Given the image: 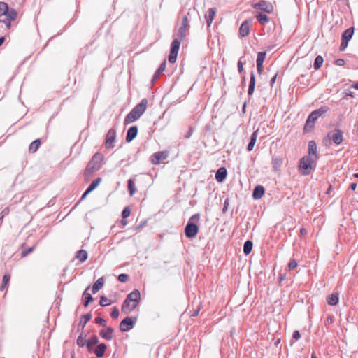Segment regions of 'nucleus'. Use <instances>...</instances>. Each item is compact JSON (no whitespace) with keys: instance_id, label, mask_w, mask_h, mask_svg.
Wrapping results in <instances>:
<instances>
[{"instance_id":"1","label":"nucleus","mask_w":358,"mask_h":358,"mask_svg":"<svg viewBox=\"0 0 358 358\" xmlns=\"http://www.w3.org/2000/svg\"><path fill=\"white\" fill-rule=\"evenodd\" d=\"M141 300V294L138 289H134L129 293L124 303H122L121 310L125 314L132 312L138 305Z\"/></svg>"},{"instance_id":"2","label":"nucleus","mask_w":358,"mask_h":358,"mask_svg":"<svg viewBox=\"0 0 358 358\" xmlns=\"http://www.w3.org/2000/svg\"><path fill=\"white\" fill-rule=\"evenodd\" d=\"M148 106V100L143 99L125 117L124 124H131L138 119L145 113Z\"/></svg>"},{"instance_id":"3","label":"nucleus","mask_w":358,"mask_h":358,"mask_svg":"<svg viewBox=\"0 0 358 358\" xmlns=\"http://www.w3.org/2000/svg\"><path fill=\"white\" fill-rule=\"evenodd\" d=\"M2 15L6 16V20H0V24L4 23L6 25V31L8 32L11 27V22L16 20L17 13L13 8L9 9L7 3L3 1H0V17Z\"/></svg>"},{"instance_id":"4","label":"nucleus","mask_w":358,"mask_h":358,"mask_svg":"<svg viewBox=\"0 0 358 358\" xmlns=\"http://www.w3.org/2000/svg\"><path fill=\"white\" fill-rule=\"evenodd\" d=\"M103 160V155L101 153H95L86 166L85 176L90 177L94 172L97 171L101 168Z\"/></svg>"},{"instance_id":"5","label":"nucleus","mask_w":358,"mask_h":358,"mask_svg":"<svg viewBox=\"0 0 358 358\" xmlns=\"http://www.w3.org/2000/svg\"><path fill=\"white\" fill-rule=\"evenodd\" d=\"M313 153V141L308 143V156L303 157L301 159L299 169L303 175H307L312 169L311 154Z\"/></svg>"},{"instance_id":"6","label":"nucleus","mask_w":358,"mask_h":358,"mask_svg":"<svg viewBox=\"0 0 358 358\" xmlns=\"http://www.w3.org/2000/svg\"><path fill=\"white\" fill-rule=\"evenodd\" d=\"M181 41L180 38H176L171 43V50L169 55V61L171 63H175L176 61Z\"/></svg>"},{"instance_id":"7","label":"nucleus","mask_w":358,"mask_h":358,"mask_svg":"<svg viewBox=\"0 0 358 358\" xmlns=\"http://www.w3.org/2000/svg\"><path fill=\"white\" fill-rule=\"evenodd\" d=\"M354 27L346 29L342 35V41L340 46V50L343 51L348 47L349 41L352 38L354 34Z\"/></svg>"},{"instance_id":"8","label":"nucleus","mask_w":358,"mask_h":358,"mask_svg":"<svg viewBox=\"0 0 358 358\" xmlns=\"http://www.w3.org/2000/svg\"><path fill=\"white\" fill-rule=\"evenodd\" d=\"M169 152L164 150L155 152L150 157V162L154 165L159 164L162 161L167 159Z\"/></svg>"},{"instance_id":"9","label":"nucleus","mask_w":358,"mask_h":358,"mask_svg":"<svg viewBox=\"0 0 358 358\" xmlns=\"http://www.w3.org/2000/svg\"><path fill=\"white\" fill-rule=\"evenodd\" d=\"M252 7L255 9L261 10L266 13H271L273 11L274 7L271 3L259 1V2L252 5Z\"/></svg>"},{"instance_id":"10","label":"nucleus","mask_w":358,"mask_h":358,"mask_svg":"<svg viewBox=\"0 0 358 358\" xmlns=\"http://www.w3.org/2000/svg\"><path fill=\"white\" fill-rule=\"evenodd\" d=\"M199 232L198 226L191 222L190 221L187 224L185 228V234L187 238H194Z\"/></svg>"},{"instance_id":"11","label":"nucleus","mask_w":358,"mask_h":358,"mask_svg":"<svg viewBox=\"0 0 358 358\" xmlns=\"http://www.w3.org/2000/svg\"><path fill=\"white\" fill-rule=\"evenodd\" d=\"M136 319L127 317L124 318L120 324V329L122 331H127L133 328L134 323L136 322Z\"/></svg>"},{"instance_id":"12","label":"nucleus","mask_w":358,"mask_h":358,"mask_svg":"<svg viewBox=\"0 0 358 358\" xmlns=\"http://www.w3.org/2000/svg\"><path fill=\"white\" fill-rule=\"evenodd\" d=\"M327 137L336 144L339 145L343 141V132L339 129H334L329 132Z\"/></svg>"},{"instance_id":"13","label":"nucleus","mask_w":358,"mask_h":358,"mask_svg":"<svg viewBox=\"0 0 358 358\" xmlns=\"http://www.w3.org/2000/svg\"><path fill=\"white\" fill-rule=\"evenodd\" d=\"M189 29V20L186 15L183 16L182 20V25L178 30V36L180 41H182L186 35V32Z\"/></svg>"},{"instance_id":"14","label":"nucleus","mask_w":358,"mask_h":358,"mask_svg":"<svg viewBox=\"0 0 358 358\" xmlns=\"http://www.w3.org/2000/svg\"><path fill=\"white\" fill-rule=\"evenodd\" d=\"M116 132L114 129H110L107 133L106 139L105 142L106 147L107 148H112L114 147V143L115 141Z\"/></svg>"},{"instance_id":"15","label":"nucleus","mask_w":358,"mask_h":358,"mask_svg":"<svg viewBox=\"0 0 358 358\" xmlns=\"http://www.w3.org/2000/svg\"><path fill=\"white\" fill-rule=\"evenodd\" d=\"M251 28V22L250 20H245L239 28V34L241 37L247 36Z\"/></svg>"},{"instance_id":"16","label":"nucleus","mask_w":358,"mask_h":358,"mask_svg":"<svg viewBox=\"0 0 358 358\" xmlns=\"http://www.w3.org/2000/svg\"><path fill=\"white\" fill-rule=\"evenodd\" d=\"M313 128V112H312L306 122V124L303 127V133L308 134L310 133L312 131V129Z\"/></svg>"},{"instance_id":"17","label":"nucleus","mask_w":358,"mask_h":358,"mask_svg":"<svg viewBox=\"0 0 358 358\" xmlns=\"http://www.w3.org/2000/svg\"><path fill=\"white\" fill-rule=\"evenodd\" d=\"M216 13H217V10L214 8H209L208 10L207 14L205 15V18H206V23H207V25L208 27H210V25L213 21V19L215 17V15H216Z\"/></svg>"},{"instance_id":"18","label":"nucleus","mask_w":358,"mask_h":358,"mask_svg":"<svg viewBox=\"0 0 358 358\" xmlns=\"http://www.w3.org/2000/svg\"><path fill=\"white\" fill-rule=\"evenodd\" d=\"M101 179L100 178H96L94 180L88 187L87 190L84 192V194L82 196V199H84L87 196V194H89L91 192H92L95 188L98 187L99 183L101 182Z\"/></svg>"},{"instance_id":"19","label":"nucleus","mask_w":358,"mask_h":358,"mask_svg":"<svg viewBox=\"0 0 358 358\" xmlns=\"http://www.w3.org/2000/svg\"><path fill=\"white\" fill-rule=\"evenodd\" d=\"M138 133V127L136 126H132L130 127L127 134L126 141L127 142H131L137 135Z\"/></svg>"},{"instance_id":"20","label":"nucleus","mask_w":358,"mask_h":358,"mask_svg":"<svg viewBox=\"0 0 358 358\" xmlns=\"http://www.w3.org/2000/svg\"><path fill=\"white\" fill-rule=\"evenodd\" d=\"M227 169L224 167L220 168L216 173H215V178L217 182H222L227 177Z\"/></svg>"},{"instance_id":"21","label":"nucleus","mask_w":358,"mask_h":358,"mask_svg":"<svg viewBox=\"0 0 358 358\" xmlns=\"http://www.w3.org/2000/svg\"><path fill=\"white\" fill-rule=\"evenodd\" d=\"M264 188L262 185L257 186L252 193V196L255 199H261L263 195L264 194Z\"/></svg>"},{"instance_id":"22","label":"nucleus","mask_w":358,"mask_h":358,"mask_svg":"<svg viewBox=\"0 0 358 358\" xmlns=\"http://www.w3.org/2000/svg\"><path fill=\"white\" fill-rule=\"evenodd\" d=\"M105 283V279L103 277L99 278L94 284L92 287L93 294L98 292L103 287Z\"/></svg>"},{"instance_id":"23","label":"nucleus","mask_w":358,"mask_h":358,"mask_svg":"<svg viewBox=\"0 0 358 358\" xmlns=\"http://www.w3.org/2000/svg\"><path fill=\"white\" fill-rule=\"evenodd\" d=\"M113 329L111 327H107L101 331L100 336L106 340H111L113 338Z\"/></svg>"},{"instance_id":"24","label":"nucleus","mask_w":358,"mask_h":358,"mask_svg":"<svg viewBox=\"0 0 358 358\" xmlns=\"http://www.w3.org/2000/svg\"><path fill=\"white\" fill-rule=\"evenodd\" d=\"M258 131H259L258 129L252 133V136L250 137V143H249V144L248 145V148H247V150L248 151L252 150V149H253V148H254V146L255 145V143H256V141H257V136H258Z\"/></svg>"},{"instance_id":"25","label":"nucleus","mask_w":358,"mask_h":358,"mask_svg":"<svg viewBox=\"0 0 358 358\" xmlns=\"http://www.w3.org/2000/svg\"><path fill=\"white\" fill-rule=\"evenodd\" d=\"M90 289V286H88L86 289L85 290L83 294V299H84V306L85 307H87L89 303L90 302H92L93 301V297L92 296V295L88 293V290Z\"/></svg>"},{"instance_id":"26","label":"nucleus","mask_w":358,"mask_h":358,"mask_svg":"<svg viewBox=\"0 0 358 358\" xmlns=\"http://www.w3.org/2000/svg\"><path fill=\"white\" fill-rule=\"evenodd\" d=\"M255 82H256V80H255V74L253 72H252L250 74V83H249L248 92L249 96H251L254 92L255 87Z\"/></svg>"},{"instance_id":"27","label":"nucleus","mask_w":358,"mask_h":358,"mask_svg":"<svg viewBox=\"0 0 358 358\" xmlns=\"http://www.w3.org/2000/svg\"><path fill=\"white\" fill-rule=\"evenodd\" d=\"M88 253L85 250H80L76 252V258L78 259L80 262L86 261Z\"/></svg>"},{"instance_id":"28","label":"nucleus","mask_w":358,"mask_h":358,"mask_svg":"<svg viewBox=\"0 0 358 358\" xmlns=\"http://www.w3.org/2000/svg\"><path fill=\"white\" fill-rule=\"evenodd\" d=\"M107 348V346L106 344L104 343H101L99 344L97 348H96V350H94V353L96 354V355L99 357H101L105 352H106V350Z\"/></svg>"},{"instance_id":"29","label":"nucleus","mask_w":358,"mask_h":358,"mask_svg":"<svg viewBox=\"0 0 358 358\" xmlns=\"http://www.w3.org/2000/svg\"><path fill=\"white\" fill-rule=\"evenodd\" d=\"M41 143L40 139H36V140L34 141L29 145V152L31 153L36 152L38 150V148L40 147Z\"/></svg>"},{"instance_id":"30","label":"nucleus","mask_w":358,"mask_h":358,"mask_svg":"<svg viewBox=\"0 0 358 358\" xmlns=\"http://www.w3.org/2000/svg\"><path fill=\"white\" fill-rule=\"evenodd\" d=\"M327 303L330 306H335L338 302V294H332L327 297Z\"/></svg>"},{"instance_id":"31","label":"nucleus","mask_w":358,"mask_h":358,"mask_svg":"<svg viewBox=\"0 0 358 358\" xmlns=\"http://www.w3.org/2000/svg\"><path fill=\"white\" fill-rule=\"evenodd\" d=\"M256 18L262 24L269 22V17L266 15L262 14L261 13H258L256 15Z\"/></svg>"},{"instance_id":"32","label":"nucleus","mask_w":358,"mask_h":358,"mask_svg":"<svg viewBox=\"0 0 358 358\" xmlns=\"http://www.w3.org/2000/svg\"><path fill=\"white\" fill-rule=\"evenodd\" d=\"M329 110L326 106H322L320 108L315 110V120L321 117L323 114L326 113Z\"/></svg>"},{"instance_id":"33","label":"nucleus","mask_w":358,"mask_h":358,"mask_svg":"<svg viewBox=\"0 0 358 358\" xmlns=\"http://www.w3.org/2000/svg\"><path fill=\"white\" fill-rule=\"evenodd\" d=\"M252 243L250 241H247L244 243L243 252L245 255H248L251 252L252 249Z\"/></svg>"},{"instance_id":"34","label":"nucleus","mask_w":358,"mask_h":358,"mask_svg":"<svg viewBox=\"0 0 358 358\" xmlns=\"http://www.w3.org/2000/svg\"><path fill=\"white\" fill-rule=\"evenodd\" d=\"M128 190L131 196H132L136 192V187L134 182L132 179L128 180Z\"/></svg>"},{"instance_id":"35","label":"nucleus","mask_w":358,"mask_h":358,"mask_svg":"<svg viewBox=\"0 0 358 358\" xmlns=\"http://www.w3.org/2000/svg\"><path fill=\"white\" fill-rule=\"evenodd\" d=\"M266 53L265 52H260L257 55V64H262L266 59Z\"/></svg>"},{"instance_id":"36","label":"nucleus","mask_w":358,"mask_h":358,"mask_svg":"<svg viewBox=\"0 0 358 358\" xmlns=\"http://www.w3.org/2000/svg\"><path fill=\"white\" fill-rule=\"evenodd\" d=\"M166 62L164 60L161 64L160 66L157 70V71L155 72V76H154L155 78H157L162 73H163L165 71V69H166Z\"/></svg>"},{"instance_id":"37","label":"nucleus","mask_w":358,"mask_h":358,"mask_svg":"<svg viewBox=\"0 0 358 358\" xmlns=\"http://www.w3.org/2000/svg\"><path fill=\"white\" fill-rule=\"evenodd\" d=\"M10 276L9 274H5L3 276V279H2V284H1V289L3 290L4 289L9 281H10Z\"/></svg>"},{"instance_id":"38","label":"nucleus","mask_w":358,"mask_h":358,"mask_svg":"<svg viewBox=\"0 0 358 358\" xmlns=\"http://www.w3.org/2000/svg\"><path fill=\"white\" fill-rule=\"evenodd\" d=\"M100 305L101 306H107L112 303V301L107 297L102 296L100 299Z\"/></svg>"},{"instance_id":"39","label":"nucleus","mask_w":358,"mask_h":358,"mask_svg":"<svg viewBox=\"0 0 358 358\" xmlns=\"http://www.w3.org/2000/svg\"><path fill=\"white\" fill-rule=\"evenodd\" d=\"M323 63V58L321 56H317L315 59V69H319Z\"/></svg>"},{"instance_id":"40","label":"nucleus","mask_w":358,"mask_h":358,"mask_svg":"<svg viewBox=\"0 0 358 358\" xmlns=\"http://www.w3.org/2000/svg\"><path fill=\"white\" fill-rule=\"evenodd\" d=\"M298 266L297 262L295 259H291L288 264V268L289 271L295 269Z\"/></svg>"},{"instance_id":"41","label":"nucleus","mask_w":358,"mask_h":358,"mask_svg":"<svg viewBox=\"0 0 358 358\" xmlns=\"http://www.w3.org/2000/svg\"><path fill=\"white\" fill-rule=\"evenodd\" d=\"M131 214V210H130V208L129 207H126L124 208V209L123 210L122 213V217L123 219H126L127 217H128Z\"/></svg>"},{"instance_id":"42","label":"nucleus","mask_w":358,"mask_h":358,"mask_svg":"<svg viewBox=\"0 0 358 358\" xmlns=\"http://www.w3.org/2000/svg\"><path fill=\"white\" fill-rule=\"evenodd\" d=\"M129 280V276L127 274L122 273L118 276V280L121 282H126Z\"/></svg>"},{"instance_id":"43","label":"nucleus","mask_w":358,"mask_h":358,"mask_svg":"<svg viewBox=\"0 0 358 358\" xmlns=\"http://www.w3.org/2000/svg\"><path fill=\"white\" fill-rule=\"evenodd\" d=\"M118 316H119V309L116 306H115L113 308V310L111 313V317L113 319H116L118 317Z\"/></svg>"},{"instance_id":"44","label":"nucleus","mask_w":358,"mask_h":358,"mask_svg":"<svg viewBox=\"0 0 358 358\" xmlns=\"http://www.w3.org/2000/svg\"><path fill=\"white\" fill-rule=\"evenodd\" d=\"M34 247L33 246V247L29 248L27 250L22 251L21 253V257H25L28 254L31 253L34 250Z\"/></svg>"},{"instance_id":"45","label":"nucleus","mask_w":358,"mask_h":358,"mask_svg":"<svg viewBox=\"0 0 358 358\" xmlns=\"http://www.w3.org/2000/svg\"><path fill=\"white\" fill-rule=\"evenodd\" d=\"M97 343H98V338L96 336H94V337L92 338L91 340L87 342V345L88 348H90V345H94V344H96Z\"/></svg>"},{"instance_id":"46","label":"nucleus","mask_w":358,"mask_h":358,"mask_svg":"<svg viewBox=\"0 0 358 358\" xmlns=\"http://www.w3.org/2000/svg\"><path fill=\"white\" fill-rule=\"evenodd\" d=\"M95 322L97 324H99L103 327L106 326V322L103 318L101 317H96L95 318Z\"/></svg>"},{"instance_id":"47","label":"nucleus","mask_w":358,"mask_h":358,"mask_svg":"<svg viewBox=\"0 0 358 358\" xmlns=\"http://www.w3.org/2000/svg\"><path fill=\"white\" fill-rule=\"evenodd\" d=\"M85 342H86L85 339L82 336H79L77 339V344L79 346H83L85 345Z\"/></svg>"},{"instance_id":"48","label":"nucleus","mask_w":358,"mask_h":358,"mask_svg":"<svg viewBox=\"0 0 358 358\" xmlns=\"http://www.w3.org/2000/svg\"><path fill=\"white\" fill-rule=\"evenodd\" d=\"M282 164V160L275 159L273 162V167L276 169L278 167H280Z\"/></svg>"},{"instance_id":"49","label":"nucleus","mask_w":358,"mask_h":358,"mask_svg":"<svg viewBox=\"0 0 358 358\" xmlns=\"http://www.w3.org/2000/svg\"><path fill=\"white\" fill-rule=\"evenodd\" d=\"M92 317V315L90 314H86L83 316V318L84 319V324H86L88 321L90 320Z\"/></svg>"},{"instance_id":"50","label":"nucleus","mask_w":358,"mask_h":358,"mask_svg":"<svg viewBox=\"0 0 358 358\" xmlns=\"http://www.w3.org/2000/svg\"><path fill=\"white\" fill-rule=\"evenodd\" d=\"M301 337V334L299 333V331H295L294 333H293V338H294L295 340H299Z\"/></svg>"},{"instance_id":"51","label":"nucleus","mask_w":358,"mask_h":358,"mask_svg":"<svg viewBox=\"0 0 358 358\" xmlns=\"http://www.w3.org/2000/svg\"><path fill=\"white\" fill-rule=\"evenodd\" d=\"M238 70L239 73H241L243 71V64L241 61H238Z\"/></svg>"},{"instance_id":"52","label":"nucleus","mask_w":358,"mask_h":358,"mask_svg":"<svg viewBox=\"0 0 358 358\" xmlns=\"http://www.w3.org/2000/svg\"><path fill=\"white\" fill-rule=\"evenodd\" d=\"M257 70L259 74H261L263 71V65L262 64H257Z\"/></svg>"},{"instance_id":"53","label":"nucleus","mask_w":358,"mask_h":358,"mask_svg":"<svg viewBox=\"0 0 358 358\" xmlns=\"http://www.w3.org/2000/svg\"><path fill=\"white\" fill-rule=\"evenodd\" d=\"M278 74L275 73L274 76L271 80V85L273 86V84L275 83L276 78H277Z\"/></svg>"},{"instance_id":"54","label":"nucleus","mask_w":358,"mask_h":358,"mask_svg":"<svg viewBox=\"0 0 358 358\" xmlns=\"http://www.w3.org/2000/svg\"><path fill=\"white\" fill-rule=\"evenodd\" d=\"M307 234V231L305 228H301V230H300V235L301 236L306 235Z\"/></svg>"},{"instance_id":"55","label":"nucleus","mask_w":358,"mask_h":358,"mask_svg":"<svg viewBox=\"0 0 358 358\" xmlns=\"http://www.w3.org/2000/svg\"><path fill=\"white\" fill-rule=\"evenodd\" d=\"M199 219V215H194L193 216L191 217L190 221L193 220H198Z\"/></svg>"},{"instance_id":"56","label":"nucleus","mask_w":358,"mask_h":358,"mask_svg":"<svg viewBox=\"0 0 358 358\" xmlns=\"http://www.w3.org/2000/svg\"><path fill=\"white\" fill-rule=\"evenodd\" d=\"M228 200H226L224 202V206L223 208V211H226L227 210Z\"/></svg>"},{"instance_id":"57","label":"nucleus","mask_w":358,"mask_h":358,"mask_svg":"<svg viewBox=\"0 0 358 358\" xmlns=\"http://www.w3.org/2000/svg\"><path fill=\"white\" fill-rule=\"evenodd\" d=\"M356 187H357V184L356 183H352L350 185V189L352 190H355Z\"/></svg>"},{"instance_id":"58","label":"nucleus","mask_w":358,"mask_h":358,"mask_svg":"<svg viewBox=\"0 0 358 358\" xmlns=\"http://www.w3.org/2000/svg\"><path fill=\"white\" fill-rule=\"evenodd\" d=\"M4 41H5V37H3V36L0 37V46L3 43Z\"/></svg>"},{"instance_id":"59","label":"nucleus","mask_w":358,"mask_h":358,"mask_svg":"<svg viewBox=\"0 0 358 358\" xmlns=\"http://www.w3.org/2000/svg\"><path fill=\"white\" fill-rule=\"evenodd\" d=\"M121 223L123 226H125L127 224V221L125 220V219H123L122 221H121Z\"/></svg>"},{"instance_id":"60","label":"nucleus","mask_w":358,"mask_h":358,"mask_svg":"<svg viewBox=\"0 0 358 358\" xmlns=\"http://www.w3.org/2000/svg\"><path fill=\"white\" fill-rule=\"evenodd\" d=\"M352 87L356 90H358V83L353 84Z\"/></svg>"},{"instance_id":"61","label":"nucleus","mask_w":358,"mask_h":358,"mask_svg":"<svg viewBox=\"0 0 358 358\" xmlns=\"http://www.w3.org/2000/svg\"><path fill=\"white\" fill-rule=\"evenodd\" d=\"M347 95H348V96H350L351 97H354V95H353L352 92H349V93H347Z\"/></svg>"},{"instance_id":"62","label":"nucleus","mask_w":358,"mask_h":358,"mask_svg":"<svg viewBox=\"0 0 358 358\" xmlns=\"http://www.w3.org/2000/svg\"><path fill=\"white\" fill-rule=\"evenodd\" d=\"M354 176H355V178H358V173H355V174H354Z\"/></svg>"},{"instance_id":"63","label":"nucleus","mask_w":358,"mask_h":358,"mask_svg":"<svg viewBox=\"0 0 358 358\" xmlns=\"http://www.w3.org/2000/svg\"><path fill=\"white\" fill-rule=\"evenodd\" d=\"M310 358H313V353L311 355Z\"/></svg>"},{"instance_id":"64","label":"nucleus","mask_w":358,"mask_h":358,"mask_svg":"<svg viewBox=\"0 0 358 358\" xmlns=\"http://www.w3.org/2000/svg\"><path fill=\"white\" fill-rule=\"evenodd\" d=\"M357 132H358V127H357Z\"/></svg>"}]
</instances>
